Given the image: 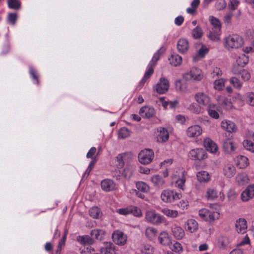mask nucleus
Returning <instances> with one entry per match:
<instances>
[{"label":"nucleus","instance_id":"7","mask_svg":"<svg viewBox=\"0 0 254 254\" xmlns=\"http://www.w3.org/2000/svg\"><path fill=\"white\" fill-rule=\"evenodd\" d=\"M169 86L168 79L165 77H161L159 82L153 87V89L158 93L162 94L168 90Z\"/></svg>","mask_w":254,"mask_h":254},{"label":"nucleus","instance_id":"2","mask_svg":"<svg viewBox=\"0 0 254 254\" xmlns=\"http://www.w3.org/2000/svg\"><path fill=\"white\" fill-rule=\"evenodd\" d=\"M182 195L181 193L170 189L163 190L160 195L161 200L165 203L173 202L177 200L180 199Z\"/></svg>","mask_w":254,"mask_h":254},{"label":"nucleus","instance_id":"49","mask_svg":"<svg viewBox=\"0 0 254 254\" xmlns=\"http://www.w3.org/2000/svg\"><path fill=\"white\" fill-rule=\"evenodd\" d=\"M221 104L227 110H230L233 108V105L231 101L225 97L222 98Z\"/></svg>","mask_w":254,"mask_h":254},{"label":"nucleus","instance_id":"46","mask_svg":"<svg viewBox=\"0 0 254 254\" xmlns=\"http://www.w3.org/2000/svg\"><path fill=\"white\" fill-rule=\"evenodd\" d=\"M225 80L223 78L215 80L214 82V88L217 90H222L225 86Z\"/></svg>","mask_w":254,"mask_h":254},{"label":"nucleus","instance_id":"36","mask_svg":"<svg viewBox=\"0 0 254 254\" xmlns=\"http://www.w3.org/2000/svg\"><path fill=\"white\" fill-rule=\"evenodd\" d=\"M91 217L95 219H98L102 216V212L98 207H93L89 211Z\"/></svg>","mask_w":254,"mask_h":254},{"label":"nucleus","instance_id":"19","mask_svg":"<svg viewBox=\"0 0 254 254\" xmlns=\"http://www.w3.org/2000/svg\"><path fill=\"white\" fill-rule=\"evenodd\" d=\"M157 140L159 142L166 141L169 138L168 130L164 127H159L157 129Z\"/></svg>","mask_w":254,"mask_h":254},{"label":"nucleus","instance_id":"51","mask_svg":"<svg viewBox=\"0 0 254 254\" xmlns=\"http://www.w3.org/2000/svg\"><path fill=\"white\" fill-rule=\"evenodd\" d=\"M230 83L237 89H241L242 87V83L239 79L236 77H232L230 80Z\"/></svg>","mask_w":254,"mask_h":254},{"label":"nucleus","instance_id":"30","mask_svg":"<svg viewBox=\"0 0 254 254\" xmlns=\"http://www.w3.org/2000/svg\"><path fill=\"white\" fill-rule=\"evenodd\" d=\"M236 64L240 66L243 67L249 62V57L244 54H241L236 60Z\"/></svg>","mask_w":254,"mask_h":254},{"label":"nucleus","instance_id":"8","mask_svg":"<svg viewBox=\"0 0 254 254\" xmlns=\"http://www.w3.org/2000/svg\"><path fill=\"white\" fill-rule=\"evenodd\" d=\"M236 173V169L233 164L230 162H228L224 164L222 174L225 177L227 178H232L233 177Z\"/></svg>","mask_w":254,"mask_h":254},{"label":"nucleus","instance_id":"5","mask_svg":"<svg viewBox=\"0 0 254 254\" xmlns=\"http://www.w3.org/2000/svg\"><path fill=\"white\" fill-rule=\"evenodd\" d=\"M154 158L152 150L145 149L141 150L138 155L139 162L142 164H148L152 162Z\"/></svg>","mask_w":254,"mask_h":254},{"label":"nucleus","instance_id":"44","mask_svg":"<svg viewBox=\"0 0 254 254\" xmlns=\"http://www.w3.org/2000/svg\"><path fill=\"white\" fill-rule=\"evenodd\" d=\"M235 228L238 233L244 234L248 229L247 223H235Z\"/></svg>","mask_w":254,"mask_h":254},{"label":"nucleus","instance_id":"34","mask_svg":"<svg viewBox=\"0 0 254 254\" xmlns=\"http://www.w3.org/2000/svg\"><path fill=\"white\" fill-rule=\"evenodd\" d=\"M153 66V65H150V64H148L147 69L145 72L143 78L140 81V84L141 85H143L146 82V80L153 74L154 72Z\"/></svg>","mask_w":254,"mask_h":254},{"label":"nucleus","instance_id":"37","mask_svg":"<svg viewBox=\"0 0 254 254\" xmlns=\"http://www.w3.org/2000/svg\"><path fill=\"white\" fill-rule=\"evenodd\" d=\"M209 20L213 26V28L216 30H221V24L219 19L213 16H209Z\"/></svg>","mask_w":254,"mask_h":254},{"label":"nucleus","instance_id":"45","mask_svg":"<svg viewBox=\"0 0 254 254\" xmlns=\"http://www.w3.org/2000/svg\"><path fill=\"white\" fill-rule=\"evenodd\" d=\"M157 234V230L153 227H148L145 231V235L149 239H154Z\"/></svg>","mask_w":254,"mask_h":254},{"label":"nucleus","instance_id":"17","mask_svg":"<svg viewBox=\"0 0 254 254\" xmlns=\"http://www.w3.org/2000/svg\"><path fill=\"white\" fill-rule=\"evenodd\" d=\"M101 187L104 191L109 192L115 189L116 185L112 180L105 179L101 181Z\"/></svg>","mask_w":254,"mask_h":254},{"label":"nucleus","instance_id":"62","mask_svg":"<svg viewBox=\"0 0 254 254\" xmlns=\"http://www.w3.org/2000/svg\"><path fill=\"white\" fill-rule=\"evenodd\" d=\"M142 252L144 254H153V248L149 245H145L142 249Z\"/></svg>","mask_w":254,"mask_h":254},{"label":"nucleus","instance_id":"35","mask_svg":"<svg viewBox=\"0 0 254 254\" xmlns=\"http://www.w3.org/2000/svg\"><path fill=\"white\" fill-rule=\"evenodd\" d=\"M176 90L181 93H186L188 91L187 85L181 80H177L175 82Z\"/></svg>","mask_w":254,"mask_h":254},{"label":"nucleus","instance_id":"63","mask_svg":"<svg viewBox=\"0 0 254 254\" xmlns=\"http://www.w3.org/2000/svg\"><path fill=\"white\" fill-rule=\"evenodd\" d=\"M16 18L17 15L16 13H9L7 17V20L9 23L13 25L16 22Z\"/></svg>","mask_w":254,"mask_h":254},{"label":"nucleus","instance_id":"38","mask_svg":"<svg viewBox=\"0 0 254 254\" xmlns=\"http://www.w3.org/2000/svg\"><path fill=\"white\" fill-rule=\"evenodd\" d=\"M90 235L95 239L101 240L105 235V231L100 229H94L91 231Z\"/></svg>","mask_w":254,"mask_h":254},{"label":"nucleus","instance_id":"4","mask_svg":"<svg viewBox=\"0 0 254 254\" xmlns=\"http://www.w3.org/2000/svg\"><path fill=\"white\" fill-rule=\"evenodd\" d=\"M188 157L193 161H202L207 158L206 151L201 148L191 149L188 154Z\"/></svg>","mask_w":254,"mask_h":254},{"label":"nucleus","instance_id":"56","mask_svg":"<svg viewBox=\"0 0 254 254\" xmlns=\"http://www.w3.org/2000/svg\"><path fill=\"white\" fill-rule=\"evenodd\" d=\"M244 146L248 150L254 152V143L251 141L246 140L243 142Z\"/></svg>","mask_w":254,"mask_h":254},{"label":"nucleus","instance_id":"29","mask_svg":"<svg viewBox=\"0 0 254 254\" xmlns=\"http://www.w3.org/2000/svg\"><path fill=\"white\" fill-rule=\"evenodd\" d=\"M101 252L104 254H116L113 245L107 243L104 247L101 249Z\"/></svg>","mask_w":254,"mask_h":254},{"label":"nucleus","instance_id":"47","mask_svg":"<svg viewBox=\"0 0 254 254\" xmlns=\"http://www.w3.org/2000/svg\"><path fill=\"white\" fill-rule=\"evenodd\" d=\"M162 212L164 215L172 218L176 217L178 214L177 211L171 210L168 208L162 209Z\"/></svg>","mask_w":254,"mask_h":254},{"label":"nucleus","instance_id":"61","mask_svg":"<svg viewBox=\"0 0 254 254\" xmlns=\"http://www.w3.org/2000/svg\"><path fill=\"white\" fill-rule=\"evenodd\" d=\"M240 75L241 76V78L244 80V81H248L251 78V74L250 73L246 70L243 69L240 72Z\"/></svg>","mask_w":254,"mask_h":254},{"label":"nucleus","instance_id":"21","mask_svg":"<svg viewBox=\"0 0 254 254\" xmlns=\"http://www.w3.org/2000/svg\"><path fill=\"white\" fill-rule=\"evenodd\" d=\"M139 113L143 118H149L154 115L155 111L152 107L144 106L140 109Z\"/></svg>","mask_w":254,"mask_h":254},{"label":"nucleus","instance_id":"33","mask_svg":"<svg viewBox=\"0 0 254 254\" xmlns=\"http://www.w3.org/2000/svg\"><path fill=\"white\" fill-rule=\"evenodd\" d=\"M208 37L211 40L214 42L220 41V30H216L212 29L209 32Z\"/></svg>","mask_w":254,"mask_h":254},{"label":"nucleus","instance_id":"54","mask_svg":"<svg viewBox=\"0 0 254 254\" xmlns=\"http://www.w3.org/2000/svg\"><path fill=\"white\" fill-rule=\"evenodd\" d=\"M240 3L239 0H230L228 3V7L231 10H235L237 9Z\"/></svg>","mask_w":254,"mask_h":254},{"label":"nucleus","instance_id":"23","mask_svg":"<svg viewBox=\"0 0 254 254\" xmlns=\"http://www.w3.org/2000/svg\"><path fill=\"white\" fill-rule=\"evenodd\" d=\"M223 147L225 151L228 153L232 152L235 149V146L234 142L230 138H227L224 140Z\"/></svg>","mask_w":254,"mask_h":254},{"label":"nucleus","instance_id":"52","mask_svg":"<svg viewBox=\"0 0 254 254\" xmlns=\"http://www.w3.org/2000/svg\"><path fill=\"white\" fill-rule=\"evenodd\" d=\"M185 229L187 231L193 233L197 230L198 223H187Z\"/></svg>","mask_w":254,"mask_h":254},{"label":"nucleus","instance_id":"20","mask_svg":"<svg viewBox=\"0 0 254 254\" xmlns=\"http://www.w3.org/2000/svg\"><path fill=\"white\" fill-rule=\"evenodd\" d=\"M204 145L207 150L211 153H216L218 151L217 145L210 138H206L204 139Z\"/></svg>","mask_w":254,"mask_h":254},{"label":"nucleus","instance_id":"28","mask_svg":"<svg viewBox=\"0 0 254 254\" xmlns=\"http://www.w3.org/2000/svg\"><path fill=\"white\" fill-rule=\"evenodd\" d=\"M135 186L137 190L142 192L148 193L150 191V187L147 183L144 182H137L135 184Z\"/></svg>","mask_w":254,"mask_h":254},{"label":"nucleus","instance_id":"59","mask_svg":"<svg viewBox=\"0 0 254 254\" xmlns=\"http://www.w3.org/2000/svg\"><path fill=\"white\" fill-rule=\"evenodd\" d=\"M189 109L190 111L195 114H199L201 112L200 106H198L194 103L190 104Z\"/></svg>","mask_w":254,"mask_h":254},{"label":"nucleus","instance_id":"26","mask_svg":"<svg viewBox=\"0 0 254 254\" xmlns=\"http://www.w3.org/2000/svg\"><path fill=\"white\" fill-rule=\"evenodd\" d=\"M196 177L198 181L200 183L208 182L210 179L209 174L205 171H201L197 173Z\"/></svg>","mask_w":254,"mask_h":254},{"label":"nucleus","instance_id":"50","mask_svg":"<svg viewBox=\"0 0 254 254\" xmlns=\"http://www.w3.org/2000/svg\"><path fill=\"white\" fill-rule=\"evenodd\" d=\"M8 6L12 9H17L20 7L21 3L18 0H8Z\"/></svg>","mask_w":254,"mask_h":254},{"label":"nucleus","instance_id":"1","mask_svg":"<svg viewBox=\"0 0 254 254\" xmlns=\"http://www.w3.org/2000/svg\"><path fill=\"white\" fill-rule=\"evenodd\" d=\"M244 44L243 38L240 35L234 34L226 36L223 41L224 48L228 51L239 49Z\"/></svg>","mask_w":254,"mask_h":254},{"label":"nucleus","instance_id":"64","mask_svg":"<svg viewBox=\"0 0 254 254\" xmlns=\"http://www.w3.org/2000/svg\"><path fill=\"white\" fill-rule=\"evenodd\" d=\"M233 15L232 12H229L227 13L224 17V23L227 25H230Z\"/></svg>","mask_w":254,"mask_h":254},{"label":"nucleus","instance_id":"11","mask_svg":"<svg viewBox=\"0 0 254 254\" xmlns=\"http://www.w3.org/2000/svg\"><path fill=\"white\" fill-rule=\"evenodd\" d=\"M112 239L114 242L118 245L123 246L126 244L127 237L122 232L116 231L112 234Z\"/></svg>","mask_w":254,"mask_h":254},{"label":"nucleus","instance_id":"31","mask_svg":"<svg viewBox=\"0 0 254 254\" xmlns=\"http://www.w3.org/2000/svg\"><path fill=\"white\" fill-rule=\"evenodd\" d=\"M169 61L171 65L177 66L180 65L182 62V57L178 54L172 55L170 58Z\"/></svg>","mask_w":254,"mask_h":254},{"label":"nucleus","instance_id":"13","mask_svg":"<svg viewBox=\"0 0 254 254\" xmlns=\"http://www.w3.org/2000/svg\"><path fill=\"white\" fill-rule=\"evenodd\" d=\"M186 172L184 171H181V175L178 178L176 175H173L172 179L175 182V187L183 190L184 189L186 180Z\"/></svg>","mask_w":254,"mask_h":254},{"label":"nucleus","instance_id":"25","mask_svg":"<svg viewBox=\"0 0 254 254\" xmlns=\"http://www.w3.org/2000/svg\"><path fill=\"white\" fill-rule=\"evenodd\" d=\"M158 240L160 243L164 246H168L171 243V239L168 233L163 232L159 236Z\"/></svg>","mask_w":254,"mask_h":254},{"label":"nucleus","instance_id":"15","mask_svg":"<svg viewBox=\"0 0 254 254\" xmlns=\"http://www.w3.org/2000/svg\"><path fill=\"white\" fill-rule=\"evenodd\" d=\"M145 218L146 221L150 222H161L164 221L162 216L152 210L146 212Z\"/></svg>","mask_w":254,"mask_h":254},{"label":"nucleus","instance_id":"43","mask_svg":"<svg viewBox=\"0 0 254 254\" xmlns=\"http://www.w3.org/2000/svg\"><path fill=\"white\" fill-rule=\"evenodd\" d=\"M127 154L126 153H122L118 154L116 157L117 164L116 165L119 168H122L125 164L124 161L126 159Z\"/></svg>","mask_w":254,"mask_h":254},{"label":"nucleus","instance_id":"32","mask_svg":"<svg viewBox=\"0 0 254 254\" xmlns=\"http://www.w3.org/2000/svg\"><path fill=\"white\" fill-rule=\"evenodd\" d=\"M172 231L174 236L177 239H182L185 236L184 231L180 227L175 226L172 228Z\"/></svg>","mask_w":254,"mask_h":254},{"label":"nucleus","instance_id":"14","mask_svg":"<svg viewBox=\"0 0 254 254\" xmlns=\"http://www.w3.org/2000/svg\"><path fill=\"white\" fill-rule=\"evenodd\" d=\"M150 180L153 186L159 189H163L166 186L165 179L159 175H153Z\"/></svg>","mask_w":254,"mask_h":254},{"label":"nucleus","instance_id":"10","mask_svg":"<svg viewBox=\"0 0 254 254\" xmlns=\"http://www.w3.org/2000/svg\"><path fill=\"white\" fill-rule=\"evenodd\" d=\"M194 99L200 106H207L210 101V98L209 96L202 92H199L195 94Z\"/></svg>","mask_w":254,"mask_h":254},{"label":"nucleus","instance_id":"60","mask_svg":"<svg viewBox=\"0 0 254 254\" xmlns=\"http://www.w3.org/2000/svg\"><path fill=\"white\" fill-rule=\"evenodd\" d=\"M117 212L120 214L127 215L131 213V209H130V206L127 208L118 209L117 210Z\"/></svg>","mask_w":254,"mask_h":254},{"label":"nucleus","instance_id":"57","mask_svg":"<svg viewBox=\"0 0 254 254\" xmlns=\"http://www.w3.org/2000/svg\"><path fill=\"white\" fill-rule=\"evenodd\" d=\"M171 250L175 253H180L183 252V248L180 243L176 242L172 246Z\"/></svg>","mask_w":254,"mask_h":254},{"label":"nucleus","instance_id":"48","mask_svg":"<svg viewBox=\"0 0 254 254\" xmlns=\"http://www.w3.org/2000/svg\"><path fill=\"white\" fill-rule=\"evenodd\" d=\"M246 103L251 106H254V92H249L246 94Z\"/></svg>","mask_w":254,"mask_h":254},{"label":"nucleus","instance_id":"3","mask_svg":"<svg viewBox=\"0 0 254 254\" xmlns=\"http://www.w3.org/2000/svg\"><path fill=\"white\" fill-rule=\"evenodd\" d=\"M183 77L187 81H199L203 78V76L200 69L193 67L190 71L185 72Z\"/></svg>","mask_w":254,"mask_h":254},{"label":"nucleus","instance_id":"16","mask_svg":"<svg viewBox=\"0 0 254 254\" xmlns=\"http://www.w3.org/2000/svg\"><path fill=\"white\" fill-rule=\"evenodd\" d=\"M189 43L186 38H181L179 40L177 45L178 51L181 54H186L189 49Z\"/></svg>","mask_w":254,"mask_h":254},{"label":"nucleus","instance_id":"58","mask_svg":"<svg viewBox=\"0 0 254 254\" xmlns=\"http://www.w3.org/2000/svg\"><path fill=\"white\" fill-rule=\"evenodd\" d=\"M192 35L195 39L200 38L202 35L201 29L198 26L195 27L192 31Z\"/></svg>","mask_w":254,"mask_h":254},{"label":"nucleus","instance_id":"18","mask_svg":"<svg viewBox=\"0 0 254 254\" xmlns=\"http://www.w3.org/2000/svg\"><path fill=\"white\" fill-rule=\"evenodd\" d=\"M221 127L222 128L229 132H235L237 130V127L235 124L229 120H224L221 122Z\"/></svg>","mask_w":254,"mask_h":254},{"label":"nucleus","instance_id":"39","mask_svg":"<svg viewBox=\"0 0 254 254\" xmlns=\"http://www.w3.org/2000/svg\"><path fill=\"white\" fill-rule=\"evenodd\" d=\"M164 51L165 50L163 48H160L159 50H158L157 52L154 54L151 61L149 64H150V65L154 66L160 59L161 55L163 54Z\"/></svg>","mask_w":254,"mask_h":254},{"label":"nucleus","instance_id":"40","mask_svg":"<svg viewBox=\"0 0 254 254\" xmlns=\"http://www.w3.org/2000/svg\"><path fill=\"white\" fill-rule=\"evenodd\" d=\"M208 49L205 47L202 46L198 51V53L196 54L193 57V61L196 62L199 60L200 59H201L204 57L205 54L207 53Z\"/></svg>","mask_w":254,"mask_h":254},{"label":"nucleus","instance_id":"41","mask_svg":"<svg viewBox=\"0 0 254 254\" xmlns=\"http://www.w3.org/2000/svg\"><path fill=\"white\" fill-rule=\"evenodd\" d=\"M77 241L81 244H89L93 243V240L87 235L79 236L77 238Z\"/></svg>","mask_w":254,"mask_h":254},{"label":"nucleus","instance_id":"42","mask_svg":"<svg viewBox=\"0 0 254 254\" xmlns=\"http://www.w3.org/2000/svg\"><path fill=\"white\" fill-rule=\"evenodd\" d=\"M130 131L126 127L121 128L118 132V137L120 139H125L130 136Z\"/></svg>","mask_w":254,"mask_h":254},{"label":"nucleus","instance_id":"12","mask_svg":"<svg viewBox=\"0 0 254 254\" xmlns=\"http://www.w3.org/2000/svg\"><path fill=\"white\" fill-rule=\"evenodd\" d=\"M202 130L200 126L193 125L189 127L186 130L187 136L190 138H195L201 134Z\"/></svg>","mask_w":254,"mask_h":254},{"label":"nucleus","instance_id":"53","mask_svg":"<svg viewBox=\"0 0 254 254\" xmlns=\"http://www.w3.org/2000/svg\"><path fill=\"white\" fill-rule=\"evenodd\" d=\"M230 243V241L227 237H221L218 239V244L221 247H226Z\"/></svg>","mask_w":254,"mask_h":254},{"label":"nucleus","instance_id":"6","mask_svg":"<svg viewBox=\"0 0 254 254\" xmlns=\"http://www.w3.org/2000/svg\"><path fill=\"white\" fill-rule=\"evenodd\" d=\"M199 216L203 220L205 221H214L216 220L219 216V213L217 212H210L205 208L201 209L199 211Z\"/></svg>","mask_w":254,"mask_h":254},{"label":"nucleus","instance_id":"55","mask_svg":"<svg viewBox=\"0 0 254 254\" xmlns=\"http://www.w3.org/2000/svg\"><path fill=\"white\" fill-rule=\"evenodd\" d=\"M94 252V248L90 245L84 247L81 251V254H92Z\"/></svg>","mask_w":254,"mask_h":254},{"label":"nucleus","instance_id":"9","mask_svg":"<svg viewBox=\"0 0 254 254\" xmlns=\"http://www.w3.org/2000/svg\"><path fill=\"white\" fill-rule=\"evenodd\" d=\"M254 197V184L249 185L242 192L241 200L243 202H247Z\"/></svg>","mask_w":254,"mask_h":254},{"label":"nucleus","instance_id":"27","mask_svg":"<svg viewBox=\"0 0 254 254\" xmlns=\"http://www.w3.org/2000/svg\"><path fill=\"white\" fill-rule=\"evenodd\" d=\"M205 197L208 200H213L218 197L217 190L213 188H209L207 190Z\"/></svg>","mask_w":254,"mask_h":254},{"label":"nucleus","instance_id":"22","mask_svg":"<svg viewBox=\"0 0 254 254\" xmlns=\"http://www.w3.org/2000/svg\"><path fill=\"white\" fill-rule=\"evenodd\" d=\"M235 181L238 185L242 186L248 183L249 179L246 173L241 172L237 175L235 177Z\"/></svg>","mask_w":254,"mask_h":254},{"label":"nucleus","instance_id":"24","mask_svg":"<svg viewBox=\"0 0 254 254\" xmlns=\"http://www.w3.org/2000/svg\"><path fill=\"white\" fill-rule=\"evenodd\" d=\"M236 164L240 168H245L249 165V159L246 156H239L237 158Z\"/></svg>","mask_w":254,"mask_h":254}]
</instances>
